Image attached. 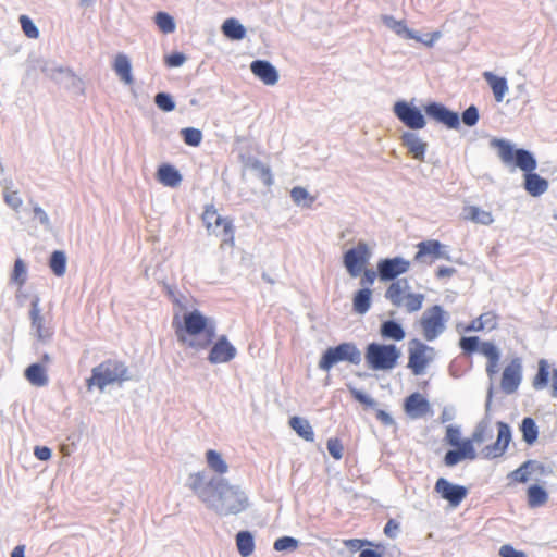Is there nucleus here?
Here are the masks:
<instances>
[{
    "label": "nucleus",
    "mask_w": 557,
    "mask_h": 557,
    "mask_svg": "<svg viewBox=\"0 0 557 557\" xmlns=\"http://www.w3.org/2000/svg\"><path fill=\"white\" fill-rule=\"evenodd\" d=\"M492 146L497 149L498 157L505 164L515 163L516 166L525 172L524 188L533 197H539L548 188V182L539 174L533 173L536 169V160L531 152L524 149H513V146L505 139H494Z\"/></svg>",
    "instance_id": "obj_1"
},
{
    "label": "nucleus",
    "mask_w": 557,
    "mask_h": 557,
    "mask_svg": "<svg viewBox=\"0 0 557 557\" xmlns=\"http://www.w3.org/2000/svg\"><path fill=\"white\" fill-rule=\"evenodd\" d=\"M173 325L178 342L195 349L207 348L215 336L213 321L198 310L185 313L182 321L175 317Z\"/></svg>",
    "instance_id": "obj_2"
},
{
    "label": "nucleus",
    "mask_w": 557,
    "mask_h": 557,
    "mask_svg": "<svg viewBox=\"0 0 557 557\" xmlns=\"http://www.w3.org/2000/svg\"><path fill=\"white\" fill-rule=\"evenodd\" d=\"M129 380L128 368L116 359H108L92 369L91 376L87 380L89 389L97 387L103 391L109 385H120Z\"/></svg>",
    "instance_id": "obj_3"
},
{
    "label": "nucleus",
    "mask_w": 557,
    "mask_h": 557,
    "mask_svg": "<svg viewBox=\"0 0 557 557\" xmlns=\"http://www.w3.org/2000/svg\"><path fill=\"white\" fill-rule=\"evenodd\" d=\"M200 219L209 235L222 238L221 247L235 245V227L232 219L222 216L214 205H206Z\"/></svg>",
    "instance_id": "obj_4"
},
{
    "label": "nucleus",
    "mask_w": 557,
    "mask_h": 557,
    "mask_svg": "<svg viewBox=\"0 0 557 557\" xmlns=\"http://www.w3.org/2000/svg\"><path fill=\"white\" fill-rule=\"evenodd\" d=\"M411 287L407 278H399L392 282L385 292V298L397 308H404L407 312L419 311L424 302V295L421 293H411Z\"/></svg>",
    "instance_id": "obj_5"
},
{
    "label": "nucleus",
    "mask_w": 557,
    "mask_h": 557,
    "mask_svg": "<svg viewBox=\"0 0 557 557\" xmlns=\"http://www.w3.org/2000/svg\"><path fill=\"white\" fill-rule=\"evenodd\" d=\"M459 347L466 355H472L478 349L486 358L485 371L490 379L498 373L500 351L492 342H480L476 336L462 337L459 341Z\"/></svg>",
    "instance_id": "obj_6"
},
{
    "label": "nucleus",
    "mask_w": 557,
    "mask_h": 557,
    "mask_svg": "<svg viewBox=\"0 0 557 557\" xmlns=\"http://www.w3.org/2000/svg\"><path fill=\"white\" fill-rule=\"evenodd\" d=\"M448 320L449 313L442 306L433 305L423 311L417 323L423 338L432 342L444 333Z\"/></svg>",
    "instance_id": "obj_7"
},
{
    "label": "nucleus",
    "mask_w": 557,
    "mask_h": 557,
    "mask_svg": "<svg viewBox=\"0 0 557 557\" xmlns=\"http://www.w3.org/2000/svg\"><path fill=\"white\" fill-rule=\"evenodd\" d=\"M366 361L372 370H392L397 366L400 350L393 344L371 343L366 348Z\"/></svg>",
    "instance_id": "obj_8"
},
{
    "label": "nucleus",
    "mask_w": 557,
    "mask_h": 557,
    "mask_svg": "<svg viewBox=\"0 0 557 557\" xmlns=\"http://www.w3.org/2000/svg\"><path fill=\"white\" fill-rule=\"evenodd\" d=\"M341 361L352 364L360 363L361 352L354 343H342L327 348L319 361V368L323 371H330L334 364Z\"/></svg>",
    "instance_id": "obj_9"
},
{
    "label": "nucleus",
    "mask_w": 557,
    "mask_h": 557,
    "mask_svg": "<svg viewBox=\"0 0 557 557\" xmlns=\"http://www.w3.org/2000/svg\"><path fill=\"white\" fill-rule=\"evenodd\" d=\"M434 357L435 350L433 347L419 339H412L408 349L407 367L411 370L412 374L422 375L434 360Z\"/></svg>",
    "instance_id": "obj_10"
},
{
    "label": "nucleus",
    "mask_w": 557,
    "mask_h": 557,
    "mask_svg": "<svg viewBox=\"0 0 557 557\" xmlns=\"http://www.w3.org/2000/svg\"><path fill=\"white\" fill-rule=\"evenodd\" d=\"M371 251L364 242H359L356 247L344 253L343 262L351 277L359 276L369 263Z\"/></svg>",
    "instance_id": "obj_11"
},
{
    "label": "nucleus",
    "mask_w": 557,
    "mask_h": 557,
    "mask_svg": "<svg viewBox=\"0 0 557 557\" xmlns=\"http://www.w3.org/2000/svg\"><path fill=\"white\" fill-rule=\"evenodd\" d=\"M523 377L522 360L519 357L512 358L503 369L500 388L506 394H513L518 391Z\"/></svg>",
    "instance_id": "obj_12"
},
{
    "label": "nucleus",
    "mask_w": 557,
    "mask_h": 557,
    "mask_svg": "<svg viewBox=\"0 0 557 557\" xmlns=\"http://www.w3.org/2000/svg\"><path fill=\"white\" fill-rule=\"evenodd\" d=\"M410 265V261L401 257L381 259L377 262V275L381 281L392 283L398 280L399 275L407 273Z\"/></svg>",
    "instance_id": "obj_13"
},
{
    "label": "nucleus",
    "mask_w": 557,
    "mask_h": 557,
    "mask_svg": "<svg viewBox=\"0 0 557 557\" xmlns=\"http://www.w3.org/2000/svg\"><path fill=\"white\" fill-rule=\"evenodd\" d=\"M496 426L497 438L493 444L486 445L481 450V457L483 459L491 460L504 456L511 442V431L509 425L505 422L499 421L497 422Z\"/></svg>",
    "instance_id": "obj_14"
},
{
    "label": "nucleus",
    "mask_w": 557,
    "mask_h": 557,
    "mask_svg": "<svg viewBox=\"0 0 557 557\" xmlns=\"http://www.w3.org/2000/svg\"><path fill=\"white\" fill-rule=\"evenodd\" d=\"M394 113L401 123L411 129H421L425 126V119L421 111L405 101H397L394 104Z\"/></svg>",
    "instance_id": "obj_15"
},
{
    "label": "nucleus",
    "mask_w": 557,
    "mask_h": 557,
    "mask_svg": "<svg viewBox=\"0 0 557 557\" xmlns=\"http://www.w3.org/2000/svg\"><path fill=\"white\" fill-rule=\"evenodd\" d=\"M220 498L222 499L220 511L223 515H237L247 506V498L244 494L232 486H227L220 493Z\"/></svg>",
    "instance_id": "obj_16"
},
{
    "label": "nucleus",
    "mask_w": 557,
    "mask_h": 557,
    "mask_svg": "<svg viewBox=\"0 0 557 557\" xmlns=\"http://www.w3.org/2000/svg\"><path fill=\"white\" fill-rule=\"evenodd\" d=\"M434 488L451 507H458L468 494L465 486L453 484L444 478L436 481Z\"/></svg>",
    "instance_id": "obj_17"
},
{
    "label": "nucleus",
    "mask_w": 557,
    "mask_h": 557,
    "mask_svg": "<svg viewBox=\"0 0 557 557\" xmlns=\"http://www.w3.org/2000/svg\"><path fill=\"white\" fill-rule=\"evenodd\" d=\"M425 113L438 123L444 124L448 128L459 127V115L448 110L441 103L432 102L424 107Z\"/></svg>",
    "instance_id": "obj_18"
},
{
    "label": "nucleus",
    "mask_w": 557,
    "mask_h": 557,
    "mask_svg": "<svg viewBox=\"0 0 557 557\" xmlns=\"http://www.w3.org/2000/svg\"><path fill=\"white\" fill-rule=\"evenodd\" d=\"M404 410L411 419L423 418L432 413L429 400L420 393H412L405 399Z\"/></svg>",
    "instance_id": "obj_19"
},
{
    "label": "nucleus",
    "mask_w": 557,
    "mask_h": 557,
    "mask_svg": "<svg viewBox=\"0 0 557 557\" xmlns=\"http://www.w3.org/2000/svg\"><path fill=\"white\" fill-rule=\"evenodd\" d=\"M235 356L236 348L223 335L212 346L208 359L211 363H224L231 361Z\"/></svg>",
    "instance_id": "obj_20"
},
{
    "label": "nucleus",
    "mask_w": 557,
    "mask_h": 557,
    "mask_svg": "<svg viewBox=\"0 0 557 557\" xmlns=\"http://www.w3.org/2000/svg\"><path fill=\"white\" fill-rule=\"evenodd\" d=\"M458 449L449 450L446 453L444 461L446 466H455L462 459L474 460L478 457L475 451L473 441L470 438L463 440L460 442V445L457 446Z\"/></svg>",
    "instance_id": "obj_21"
},
{
    "label": "nucleus",
    "mask_w": 557,
    "mask_h": 557,
    "mask_svg": "<svg viewBox=\"0 0 557 557\" xmlns=\"http://www.w3.org/2000/svg\"><path fill=\"white\" fill-rule=\"evenodd\" d=\"M418 251L414 260L418 262H433L436 259L444 257L443 245L435 239L420 242L417 245Z\"/></svg>",
    "instance_id": "obj_22"
},
{
    "label": "nucleus",
    "mask_w": 557,
    "mask_h": 557,
    "mask_svg": "<svg viewBox=\"0 0 557 557\" xmlns=\"http://www.w3.org/2000/svg\"><path fill=\"white\" fill-rule=\"evenodd\" d=\"M250 70L255 76L261 79L265 85H274L278 81V74L275 67L268 61L257 60L250 64Z\"/></svg>",
    "instance_id": "obj_23"
},
{
    "label": "nucleus",
    "mask_w": 557,
    "mask_h": 557,
    "mask_svg": "<svg viewBox=\"0 0 557 557\" xmlns=\"http://www.w3.org/2000/svg\"><path fill=\"white\" fill-rule=\"evenodd\" d=\"M499 317L494 311H486L473 319L466 327V332L493 331L498 325Z\"/></svg>",
    "instance_id": "obj_24"
},
{
    "label": "nucleus",
    "mask_w": 557,
    "mask_h": 557,
    "mask_svg": "<svg viewBox=\"0 0 557 557\" xmlns=\"http://www.w3.org/2000/svg\"><path fill=\"white\" fill-rule=\"evenodd\" d=\"M157 180L166 187L175 188L180 186L183 177L173 165L163 163L158 168Z\"/></svg>",
    "instance_id": "obj_25"
},
{
    "label": "nucleus",
    "mask_w": 557,
    "mask_h": 557,
    "mask_svg": "<svg viewBox=\"0 0 557 557\" xmlns=\"http://www.w3.org/2000/svg\"><path fill=\"white\" fill-rule=\"evenodd\" d=\"M543 466L537 463L535 460H527L524 461L518 469L511 471L507 478L510 483H525L529 481L531 473L534 470L543 471Z\"/></svg>",
    "instance_id": "obj_26"
},
{
    "label": "nucleus",
    "mask_w": 557,
    "mask_h": 557,
    "mask_svg": "<svg viewBox=\"0 0 557 557\" xmlns=\"http://www.w3.org/2000/svg\"><path fill=\"white\" fill-rule=\"evenodd\" d=\"M463 220L471 221L481 225H491L494 218L491 211H486L476 206H466L463 208Z\"/></svg>",
    "instance_id": "obj_27"
},
{
    "label": "nucleus",
    "mask_w": 557,
    "mask_h": 557,
    "mask_svg": "<svg viewBox=\"0 0 557 557\" xmlns=\"http://www.w3.org/2000/svg\"><path fill=\"white\" fill-rule=\"evenodd\" d=\"M401 139L414 159L424 160L426 143L422 141L416 134L408 132L401 136Z\"/></svg>",
    "instance_id": "obj_28"
},
{
    "label": "nucleus",
    "mask_w": 557,
    "mask_h": 557,
    "mask_svg": "<svg viewBox=\"0 0 557 557\" xmlns=\"http://www.w3.org/2000/svg\"><path fill=\"white\" fill-rule=\"evenodd\" d=\"M32 327L39 339H46L51 336V329L46 322L44 317L40 315V310L37 304H33L30 309Z\"/></svg>",
    "instance_id": "obj_29"
},
{
    "label": "nucleus",
    "mask_w": 557,
    "mask_h": 557,
    "mask_svg": "<svg viewBox=\"0 0 557 557\" xmlns=\"http://www.w3.org/2000/svg\"><path fill=\"white\" fill-rule=\"evenodd\" d=\"M113 70L120 79L126 85H132L134 83L132 65L127 55L119 53L114 59Z\"/></svg>",
    "instance_id": "obj_30"
},
{
    "label": "nucleus",
    "mask_w": 557,
    "mask_h": 557,
    "mask_svg": "<svg viewBox=\"0 0 557 557\" xmlns=\"http://www.w3.org/2000/svg\"><path fill=\"white\" fill-rule=\"evenodd\" d=\"M484 79L488 83L492 88L493 95L497 102H502L505 95L508 91V84L505 77H499L493 74L492 72L483 73Z\"/></svg>",
    "instance_id": "obj_31"
},
{
    "label": "nucleus",
    "mask_w": 557,
    "mask_h": 557,
    "mask_svg": "<svg viewBox=\"0 0 557 557\" xmlns=\"http://www.w3.org/2000/svg\"><path fill=\"white\" fill-rule=\"evenodd\" d=\"M26 380L34 386L41 387L48 384L46 369L39 363H33L25 370Z\"/></svg>",
    "instance_id": "obj_32"
},
{
    "label": "nucleus",
    "mask_w": 557,
    "mask_h": 557,
    "mask_svg": "<svg viewBox=\"0 0 557 557\" xmlns=\"http://www.w3.org/2000/svg\"><path fill=\"white\" fill-rule=\"evenodd\" d=\"M288 424L305 441H314L313 429L306 419L295 416L289 419Z\"/></svg>",
    "instance_id": "obj_33"
},
{
    "label": "nucleus",
    "mask_w": 557,
    "mask_h": 557,
    "mask_svg": "<svg viewBox=\"0 0 557 557\" xmlns=\"http://www.w3.org/2000/svg\"><path fill=\"white\" fill-rule=\"evenodd\" d=\"M548 498L547 491L537 484L531 485L527 490L528 506L530 508L544 506L548 502Z\"/></svg>",
    "instance_id": "obj_34"
},
{
    "label": "nucleus",
    "mask_w": 557,
    "mask_h": 557,
    "mask_svg": "<svg viewBox=\"0 0 557 557\" xmlns=\"http://www.w3.org/2000/svg\"><path fill=\"white\" fill-rule=\"evenodd\" d=\"M372 292L369 288H362L355 293L352 298V309L358 314H364L371 307Z\"/></svg>",
    "instance_id": "obj_35"
},
{
    "label": "nucleus",
    "mask_w": 557,
    "mask_h": 557,
    "mask_svg": "<svg viewBox=\"0 0 557 557\" xmlns=\"http://www.w3.org/2000/svg\"><path fill=\"white\" fill-rule=\"evenodd\" d=\"M236 546L242 557L250 556L255 550V540L249 531H240L236 535Z\"/></svg>",
    "instance_id": "obj_36"
},
{
    "label": "nucleus",
    "mask_w": 557,
    "mask_h": 557,
    "mask_svg": "<svg viewBox=\"0 0 557 557\" xmlns=\"http://www.w3.org/2000/svg\"><path fill=\"white\" fill-rule=\"evenodd\" d=\"M549 379V364L545 359L539 360L537 363V373L532 380V386L536 391H541L545 388L548 384Z\"/></svg>",
    "instance_id": "obj_37"
},
{
    "label": "nucleus",
    "mask_w": 557,
    "mask_h": 557,
    "mask_svg": "<svg viewBox=\"0 0 557 557\" xmlns=\"http://www.w3.org/2000/svg\"><path fill=\"white\" fill-rule=\"evenodd\" d=\"M520 431L522 433L523 441L528 445H532L536 442L539 436V428L532 418L527 417L522 420Z\"/></svg>",
    "instance_id": "obj_38"
},
{
    "label": "nucleus",
    "mask_w": 557,
    "mask_h": 557,
    "mask_svg": "<svg viewBox=\"0 0 557 557\" xmlns=\"http://www.w3.org/2000/svg\"><path fill=\"white\" fill-rule=\"evenodd\" d=\"M223 34L235 40L243 39L246 35L244 26L235 18H227L222 25Z\"/></svg>",
    "instance_id": "obj_39"
},
{
    "label": "nucleus",
    "mask_w": 557,
    "mask_h": 557,
    "mask_svg": "<svg viewBox=\"0 0 557 557\" xmlns=\"http://www.w3.org/2000/svg\"><path fill=\"white\" fill-rule=\"evenodd\" d=\"M381 335L384 338H391L394 341H401L405 338V331L403 327L395 321H385L381 325Z\"/></svg>",
    "instance_id": "obj_40"
},
{
    "label": "nucleus",
    "mask_w": 557,
    "mask_h": 557,
    "mask_svg": "<svg viewBox=\"0 0 557 557\" xmlns=\"http://www.w3.org/2000/svg\"><path fill=\"white\" fill-rule=\"evenodd\" d=\"M292 200L297 206H302L306 208H310L315 201V197L310 195L306 188L301 186H296L290 190Z\"/></svg>",
    "instance_id": "obj_41"
},
{
    "label": "nucleus",
    "mask_w": 557,
    "mask_h": 557,
    "mask_svg": "<svg viewBox=\"0 0 557 557\" xmlns=\"http://www.w3.org/2000/svg\"><path fill=\"white\" fill-rule=\"evenodd\" d=\"M206 459L209 468L212 469L214 472L219 474H224L227 472L228 467L218 451L209 449L206 453Z\"/></svg>",
    "instance_id": "obj_42"
},
{
    "label": "nucleus",
    "mask_w": 557,
    "mask_h": 557,
    "mask_svg": "<svg viewBox=\"0 0 557 557\" xmlns=\"http://www.w3.org/2000/svg\"><path fill=\"white\" fill-rule=\"evenodd\" d=\"M49 265H50L51 271L57 276L64 275V273L66 271V257H65L64 252L63 251H54L50 257Z\"/></svg>",
    "instance_id": "obj_43"
},
{
    "label": "nucleus",
    "mask_w": 557,
    "mask_h": 557,
    "mask_svg": "<svg viewBox=\"0 0 557 557\" xmlns=\"http://www.w3.org/2000/svg\"><path fill=\"white\" fill-rule=\"evenodd\" d=\"M384 23L399 36H404L408 39L416 38L414 34L406 26L405 22L403 21H396L392 16H385Z\"/></svg>",
    "instance_id": "obj_44"
},
{
    "label": "nucleus",
    "mask_w": 557,
    "mask_h": 557,
    "mask_svg": "<svg viewBox=\"0 0 557 557\" xmlns=\"http://www.w3.org/2000/svg\"><path fill=\"white\" fill-rule=\"evenodd\" d=\"M154 22L163 34H171L175 30L173 17L165 12H158L154 16Z\"/></svg>",
    "instance_id": "obj_45"
},
{
    "label": "nucleus",
    "mask_w": 557,
    "mask_h": 557,
    "mask_svg": "<svg viewBox=\"0 0 557 557\" xmlns=\"http://www.w3.org/2000/svg\"><path fill=\"white\" fill-rule=\"evenodd\" d=\"M181 135L184 139V143L191 147H197L200 145L202 140V133L198 128L186 127L181 131Z\"/></svg>",
    "instance_id": "obj_46"
},
{
    "label": "nucleus",
    "mask_w": 557,
    "mask_h": 557,
    "mask_svg": "<svg viewBox=\"0 0 557 557\" xmlns=\"http://www.w3.org/2000/svg\"><path fill=\"white\" fill-rule=\"evenodd\" d=\"M21 27L24 34L32 39H36L39 36V30L27 15L20 16Z\"/></svg>",
    "instance_id": "obj_47"
},
{
    "label": "nucleus",
    "mask_w": 557,
    "mask_h": 557,
    "mask_svg": "<svg viewBox=\"0 0 557 557\" xmlns=\"http://www.w3.org/2000/svg\"><path fill=\"white\" fill-rule=\"evenodd\" d=\"M273 547L277 552L294 550L298 547V541L290 536H282L274 542Z\"/></svg>",
    "instance_id": "obj_48"
},
{
    "label": "nucleus",
    "mask_w": 557,
    "mask_h": 557,
    "mask_svg": "<svg viewBox=\"0 0 557 557\" xmlns=\"http://www.w3.org/2000/svg\"><path fill=\"white\" fill-rule=\"evenodd\" d=\"M12 280L22 286L26 281V265L21 259H16L12 272Z\"/></svg>",
    "instance_id": "obj_49"
},
{
    "label": "nucleus",
    "mask_w": 557,
    "mask_h": 557,
    "mask_svg": "<svg viewBox=\"0 0 557 557\" xmlns=\"http://www.w3.org/2000/svg\"><path fill=\"white\" fill-rule=\"evenodd\" d=\"M154 102L159 109L165 112L173 111L175 108V103L172 100L171 96L165 92L157 94V96L154 97Z\"/></svg>",
    "instance_id": "obj_50"
},
{
    "label": "nucleus",
    "mask_w": 557,
    "mask_h": 557,
    "mask_svg": "<svg viewBox=\"0 0 557 557\" xmlns=\"http://www.w3.org/2000/svg\"><path fill=\"white\" fill-rule=\"evenodd\" d=\"M326 445L330 455L334 459L339 460L343 458L344 447L339 438H330Z\"/></svg>",
    "instance_id": "obj_51"
},
{
    "label": "nucleus",
    "mask_w": 557,
    "mask_h": 557,
    "mask_svg": "<svg viewBox=\"0 0 557 557\" xmlns=\"http://www.w3.org/2000/svg\"><path fill=\"white\" fill-rule=\"evenodd\" d=\"M462 121L467 126H473L479 121V112L476 107L470 106L462 113Z\"/></svg>",
    "instance_id": "obj_52"
},
{
    "label": "nucleus",
    "mask_w": 557,
    "mask_h": 557,
    "mask_svg": "<svg viewBox=\"0 0 557 557\" xmlns=\"http://www.w3.org/2000/svg\"><path fill=\"white\" fill-rule=\"evenodd\" d=\"M5 203L14 210L20 209L23 203L22 198L20 197L18 191L10 190L4 194Z\"/></svg>",
    "instance_id": "obj_53"
},
{
    "label": "nucleus",
    "mask_w": 557,
    "mask_h": 557,
    "mask_svg": "<svg viewBox=\"0 0 557 557\" xmlns=\"http://www.w3.org/2000/svg\"><path fill=\"white\" fill-rule=\"evenodd\" d=\"M445 440L454 447L459 446L461 442L459 429L453 425L447 426Z\"/></svg>",
    "instance_id": "obj_54"
},
{
    "label": "nucleus",
    "mask_w": 557,
    "mask_h": 557,
    "mask_svg": "<svg viewBox=\"0 0 557 557\" xmlns=\"http://www.w3.org/2000/svg\"><path fill=\"white\" fill-rule=\"evenodd\" d=\"M186 61V57L181 52H174L169 54L164 59V63L168 67H178Z\"/></svg>",
    "instance_id": "obj_55"
},
{
    "label": "nucleus",
    "mask_w": 557,
    "mask_h": 557,
    "mask_svg": "<svg viewBox=\"0 0 557 557\" xmlns=\"http://www.w3.org/2000/svg\"><path fill=\"white\" fill-rule=\"evenodd\" d=\"M500 557H527V555L515 549L511 545H503L499 549Z\"/></svg>",
    "instance_id": "obj_56"
},
{
    "label": "nucleus",
    "mask_w": 557,
    "mask_h": 557,
    "mask_svg": "<svg viewBox=\"0 0 557 557\" xmlns=\"http://www.w3.org/2000/svg\"><path fill=\"white\" fill-rule=\"evenodd\" d=\"M370 544L371 543L368 542L367 540H360V539H350V540L344 541V545L352 552H356V550L360 549L361 547H363L366 545H370Z\"/></svg>",
    "instance_id": "obj_57"
},
{
    "label": "nucleus",
    "mask_w": 557,
    "mask_h": 557,
    "mask_svg": "<svg viewBox=\"0 0 557 557\" xmlns=\"http://www.w3.org/2000/svg\"><path fill=\"white\" fill-rule=\"evenodd\" d=\"M470 440L473 441V445L474 444L480 445V444H483L484 442H486L487 433H486L485 428H476L474 430V432L472 433Z\"/></svg>",
    "instance_id": "obj_58"
},
{
    "label": "nucleus",
    "mask_w": 557,
    "mask_h": 557,
    "mask_svg": "<svg viewBox=\"0 0 557 557\" xmlns=\"http://www.w3.org/2000/svg\"><path fill=\"white\" fill-rule=\"evenodd\" d=\"M256 168L259 170L260 177L262 178L263 183L268 186L272 185L273 177L270 169L262 164H257Z\"/></svg>",
    "instance_id": "obj_59"
},
{
    "label": "nucleus",
    "mask_w": 557,
    "mask_h": 557,
    "mask_svg": "<svg viewBox=\"0 0 557 557\" xmlns=\"http://www.w3.org/2000/svg\"><path fill=\"white\" fill-rule=\"evenodd\" d=\"M34 455L39 460L45 461V460H48L51 457V450L47 446H36L35 449H34Z\"/></svg>",
    "instance_id": "obj_60"
},
{
    "label": "nucleus",
    "mask_w": 557,
    "mask_h": 557,
    "mask_svg": "<svg viewBox=\"0 0 557 557\" xmlns=\"http://www.w3.org/2000/svg\"><path fill=\"white\" fill-rule=\"evenodd\" d=\"M34 219L37 220L42 225L49 224V219L46 212L38 206L33 209Z\"/></svg>",
    "instance_id": "obj_61"
},
{
    "label": "nucleus",
    "mask_w": 557,
    "mask_h": 557,
    "mask_svg": "<svg viewBox=\"0 0 557 557\" xmlns=\"http://www.w3.org/2000/svg\"><path fill=\"white\" fill-rule=\"evenodd\" d=\"M351 395L357 401L364 404L367 406H372L374 404L371 398H369L358 389H351Z\"/></svg>",
    "instance_id": "obj_62"
},
{
    "label": "nucleus",
    "mask_w": 557,
    "mask_h": 557,
    "mask_svg": "<svg viewBox=\"0 0 557 557\" xmlns=\"http://www.w3.org/2000/svg\"><path fill=\"white\" fill-rule=\"evenodd\" d=\"M363 275H362V278H361V285H371L373 284L375 277H376V273L373 271V270H368L364 268V270L362 271Z\"/></svg>",
    "instance_id": "obj_63"
},
{
    "label": "nucleus",
    "mask_w": 557,
    "mask_h": 557,
    "mask_svg": "<svg viewBox=\"0 0 557 557\" xmlns=\"http://www.w3.org/2000/svg\"><path fill=\"white\" fill-rule=\"evenodd\" d=\"M550 395L552 397L557 398V370H554L552 373Z\"/></svg>",
    "instance_id": "obj_64"
}]
</instances>
